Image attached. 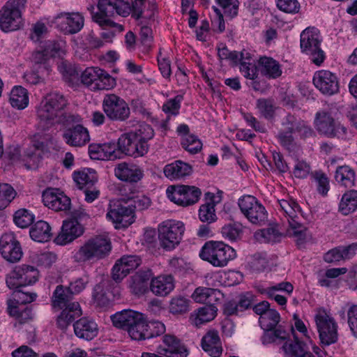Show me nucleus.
<instances>
[{"mask_svg":"<svg viewBox=\"0 0 357 357\" xmlns=\"http://www.w3.org/2000/svg\"><path fill=\"white\" fill-rule=\"evenodd\" d=\"M68 105L65 97L59 93H50L41 101L38 109V124L43 130H48L56 125L67 127L81 121L78 115L65 112Z\"/></svg>","mask_w":357,"mask_h":357,"instance_id":"1","label":"nucleus"},{"mask_svg":"<svg viewBox=\"0 0 357 357\" xmlns=\"http://www.w3.org/2000/svg\"><path fill=\"white\" fill-rule=\"evenodd\" d=\"M73 293L68 287L58 285L53 292L52 305L54 309L62 310L56 319L57 327L64 331L77 318L82 314L78 302L72 301Z\"/></svg>","mask_w":357,"mask_h":357,"instance_id":"2","label":"nucleus"},{"mask_svg":"<svg viewBox=\"0 0 357 357\" xmlns=\"http://www.w3.org/2000/svg\"><path fill=\"white\" fill-rule=\"evenodd\" d=\"M281 220L287 221L289 228L287 234L303 241L306 237V227L301 222V209L297 202L293 199L278 201Z\"/></svg>","mask_w":357,"mask_h":357,"instance_id":"3","label":"nucleus"},{"mask_svg":"<svg viewBox=\"0 0 357 357\" xmlns=\"http://www.w3.org/2000/svg\"><path fill=\"white\" fill-rule=\"evenodd\" d=\"M109 240L103 236H96L86 241L73 252V258L78 263L105 258L111 250Z\"/></svg>","mask_w":357,"mask_h":357,"instance_id":"4","label":"nucleus"},{"mask_svg":"<svg viewBox=\"0 0 357 357\" xmlns=\"http://www.w3.org/2000/svg\"><path fill=\"white\" fill-rule=\"evenodd\" d=\"M199 257L214 267L222 268L236 258V252L234 248L222 241H211L204 243Z\"/></svg>","mask_w":357,"mask_h":357,"instance_id":"5","label":"nucleus"},{"mask_svg":"<svg viewBox=\"0 0 357 357\" xmlns=\"http://www.w3.org/2000/svg\"><path fill=\"white\" fill-rule=\"evenodd\" d=\"M144 315L137 311L124 310L111 316L114 326L128 331L132 340H140L144 326Z\"/></svg>","mask_w":357,"mask_h":357,"instance_id":"6","label":"nucleus"},{"mask_svg":"<svg viewBox=\"0 0 357 357\" xmlns=\"http://www.w3.org/2000/svg\"><path fill=\"white\" fill-rule=\"evenodd\" d=\"M314 127L320 135L327 137H336L343 140L349 139V132L347 128L335 121L331 113L328 111L321 110L316 113Z\"/></svg>","mask_w":357,"mask_h":357,"instance_id":"7","label":"nucleus"},{"mask_svg":"<svg viewBox=\"0 0 357 357\" xmlns=\"http://www.w3.org/2000/svg\"><path fill=\"white\" fill-rule=\"evenodd\" d=\"M300 38L301 51L310 56L313 63L320 66L325 59V54L320 47L319 31L315 27H307L301 32Z\"/></svg>","mask_w":357,"mask_h":357,"instance_id":"8","label":"nucleus"},{"mask_svg":"<svg viewBox=\"0 0 357 357\" xmlns=\"http://www.w3.org/2000/svg\"><path fill=\"white\" fill-rule=\"evenodd\" d=\"M26 0H8L0 10V29L4 32L19 29L22 25V11Z\"/></svg>","mask_w":357,"mask_h":357,"instance_id":"9","label":"nucleus"},{"mask_svg":"<svg viewBox=\"0 0 357 357\" xmlns=\"http://www.w3.org/2000/svg\"><path fill=\"white\" fill-rule=\"evenodd\" d=\"M185 231L184 224L178 220H168L158 227L160 245L165 250H170L178 245Z\"/></svg>","mask_w":357,"mask_h":357,"instance_id":"10","label":"nucleus"},{"mask_svg":"<svg viewBox=\"0 0 357 357\" xmlns=\"http://www.w3.org/2000/svg\"><path fill=\"white\" fill-rule=\"evenodd\" d=\"M102 108L107 119L112 121H126L130 115V109L128 103L123 98L114 93L105 95L102 101Z\"/></svg>","mask_w":357,"mask_h":357,"instance_id":"11","label":"nucleus"},{"mask_svg":"<svg viewBox=\"0 0 357 357\" xmlns=\"http://www.w3.org/2000/svg\"><path fill=\"white\" fill-rule=\"evenodd\" d=\"M167 198L175 204L188 207L197 204L202 196V190L194 185H171L166 190Z\"/></svg>","mask_w":357,"mask_h":357,"instance_id":"12","label":"nucleus"},{"mask_svg":"<svg viewBox=\"0 0 357 357\" xmlns=\"http://www.w3.org/2000/svg\"><path fill=\"white\" fill-rule=\"evenodd\" d=\"M314 320L321 342L326 346L335 343L338 338L337 324L331 314L324 309H319Z\"/></svg>","mask_w":357,"mask_h":357,"instance_id":"13","label":"nucleus"},{"mask_svg":"<svg viewBox=\"0 0 357 357\" xmlns=\"http://www.w3.org/2000/svg\"><path fill=\"white\" fill-rule=\"evenodd\" d=\"M238 204L241 213L251 223L261 225L267 221L265 207L254 196H243L238 199Z\"/></svg>","mask_w":357,"mask_h":357,"instance_id":"14","label":"nucleus"},{"mask_svg":"<svg viewBox=\"0 0 357 357\" xmlns=\"http://www.w3.org/2000/svg\"><path fill=\"white\" fill-rule=\"evenodd\" d=\"M81 81L92 90L109 89L116 84L109 73L95 67L86 68L81 75Z\"/></svg>","mask_w":357,"mask_h":357,"instance_id":"15","label":"nucleus"},{"mask_svg":"<svg viewBox=\"0 0 357 357\" xmlns=\"http://www.w3.org/2000/svg\"><path fill=\"white\" fill-rule=\"evenodd\" d=\"M134 213V208L130 205H123L119 202H110L106 216L116 224V228H121L128 227L133 223Z\"/></svg>","mask_w":357,"mask_h":357,"instance_id":"16","label":"nucleus"},{"mask_svg":"<svg viewBox=\"0 0 357 357\" xmlns=\"http://www.w3.org/2000/svg\"><path fill=\"white\" fill-rule=\"evenodd\" d=\"M118 150L121 155H126L139 157L143 156L149 151V145L138 140L137 133L129 132L123 134L118 139Z\"/></svg>","mask_w":357,"mask_h":357,"instance_id":"17","label":"nucleus"},{"mask_svg":"<svg viewBox=\"0 0 357 357\" xmlns=\"http://www.w3.org/2000/svg\"><path fill=\"white\" fill-rule=\"evenodd\" d=\"M312 81L314 86L324 95L333 96L339 92L338 78L335 73L329 70L317 71Z\"/></svg>","mask_w":357,"mask_h":357,"instance_id":"18","label":"nucleus"},{"mask_svg":"<svg viewBox=\"0 0 357 357\" xmlns=\"http://www.w3.org/2000/svg\"><path fill=\"white\" fill-rule=\"evenodd\" d=\"M98 8V12L93 15L94 22L102 29L115 28L119 32L123 31L122 25L115 23L111 19L116 13L113 2L109 0H99Z\"/></svg>","mask_w":357,"mask_h":357,"instance_id":"19","label":"nucleus"},{"mask_svg":"<svg viewBox=\"0 0 357 357\" xmlns=\"http://www.w3.org/2000/svg\"><path fill=\"white\" fill-rule=\"evenodd\" d=\"M0 252L2 257L11 263L18 261L22 256L20 244L13 233L3 234L0 238Z\"/></svg>","mask_w":357,"mask_h":357,"instance_id":"20","label":"nucleus"},{"mask_svg":"<svg viewBox=\"0 0 357 357\" xmlns=\"http://www.w3.org/2000/svg\"><path fill=\"white\" fill-rule=\"evenodd\" d=\"M62 137L64 142L73 147H82L90 141L89 132L86 128L81 124L65 127Z\"/></svg>","mask_w":357,"mask_h":357,"instance_id":"21","label":"nucleus"},{"mask_svg":"<svg viewBox=\"0 0 357 357\" xmlns=\"http://www.w3.org/2000/svg\"><path fill=\"white\" fill-rule=\"evenodd\" d=\"M43 202L55 211H66L70 208V199L59 189L48 188L43 192Z\"/></svg>","mask_w":357,"mask_h":357,"instance_id":"22","label":"nucleus"},{"mask_svg":"<svg viewBox=\"0 0 357 357\" xmlns=\"http://www.w3.org/2000/svg\"><path fill=\"white\" fill-rule=\"evenodd\" d=\"M56 26L65 33L79 32L84 26V17L79 13H61L55 17Z\"/></svg>","mask_w":357,"mask_h":357,"instance_id":"23","label":"nucleus"},{"mask_svg":"<svg viewBox=\"0 0 357 357\" xmlns=\"http://www.w3.org/2000/svg\"><path fill=\"white\" fill-rule=\"evenodd\" d=\"M157 352L166 357H186L188 350L181 340L172 335L162 337V344L157 348Z\"/></svg>","mask_w":357,"mask_h":357,"instance_id":"24","label":"nucleus"},{"mask_svg":"<svg viewBox=\"0 0 357 357\" xmlns=\"http://www.w3.org/2000/svg\"><path fill=\"white\" fill-rule=\"evenodd\" d=\"M142 263V259L137 255H124L116 261L112 268V278L116 282H121L130 271L136 269Z\"/></svg>","mask_w":357,"mask_h":357,"instance_id":"25","label":"nucleus"},{"mask_svg":"<svg viewBox=\"0 0 357 357\" xmlns=\"http://www.w3.org/2000/svg\"><path fill=\"white\" fill-rule=\"evenodd\" d=\"M84 233L83 226L75 220L63 221L61 231L54 239L56 244L65 245L73 242Z\"/></svg>","mask_w":357,"mask_h":357,"instance_id":"26","label":"nucleus"},{"mask_svg":"<svg viewBox=\"0 0 357 357\" xmlns=\"http://www.w3.org/2000/svg\"><path fill=\"white\" fill-rule=\"evenodd\" d=\"M282 128L290 132L298 133L303 139L314 135V132L306 122L292 114L285 116L282 122Z\"/></svg>","mask_w":357,"mask_h":357,"instance_id":"27","label":"nucleus"},{"mask_svg":"<svg viewBox=\"0 0 357 357\" xmlns=\"http://www.w3.org/2000/svg\"><path fill=\"white\" fill-rule=\"evenodd\" d=\"M114 174L122 181L135 183L143 178L144 171L135 164L123 162L115 167Z\"/></svg>","mask_w":357,"mask_h":357,"instance_id":"28","label":"nucleus"},{"mask_svg":"<svg viewBox=\"0 0 357 357\" xmlns=\"http://www.w3.org/2000/svg\"><path fill=\"white\" fill-rule=\"evenodd\" d=\"M75 335L85 340H91L98 333V324L92 319L83 317L73 324Z\"/></svg>","mask_w":357,"mask_h":357,"instance_id":"29","label":"nucleus"},{"mask_svg":"<svg viewBox=\"0 0 357 357\" xmlns=\"http://www.w3.org/2000/svg\"><path fill=\"white\" fill-rule=\"evenodd\" d=\"M65 43L63 41H48L42 52H38L34 56L35 62L42 63L48 57H61L65 54Z\"/></svg>","mask_w":357,"mask_h":357,"instance_id":"30","label":"nucleus"},{"mask_svg":"<svg viewBox=\"0 0 357 357\" xmlns=\"http://www.w3.org/2000/svg\"><path fill=\"white\" fill-rule=\"evenodd\" d=\"M203 349L212 357H220L222 352L220 340L215 331H208L202 340Z\"/></svg>","mask_w":357,"mask_h":357,"instance_id":"31","label":"nucleus"},{"mask_svg":"<svg viewBox=\"0 0 357 357\" xmlns=\"http://www.w3.org/2000/svg\"><path fill=\"white\" fill-rule=\"evenodd\" d=\"M214 198L215 195L213 193L209 192L205 193V199L209 202L199 206L198 216L201 222L211 224L216 221L218 218L215 213Z\"/></svg>","mask_w":357,"mask_h":357,"instance_id":"32","label":"nucleus"},{"mask_svg":"<svg viewBox=\"0 0 357 357\" xmlns=\"http://www.w3.org/2000/svg\"><path fill=\"white\" fill-rule=\"evenodd\" d=\"M174 288V279L171 275H160L153 278L150 283L151 291L160 296H167Z\"/></svg>","mask_w":357,"mask_h":357,"instance_id":"33","label":"nucleus"},{"mask_svg":"<svg viewBox=\"0 0 357 357\" xmlns=\"http://www.w3.org/2000/svg\"><path fill=\"white\" fill-rule=\"evenodd\" d=\"M192 171V167L181 160H176L167 165L164 168L165 176L171 180L184 178L190 175Z\"/></svg>","mask_w":357,"mask_h":357,"instance_id":"34","label":"nucleus"},{"mask_svg":"<svg viewBox=\"0 0 357 357\" xmlns=\"http://www.w3.org/2000/svg\"><path fill=\"white\" fill-rule=\"evenodd\" d=\"M258 63L261 74L268 78L275 79L282 74L280 63L271 57L261 56Z\"/></svg>","mask_w":357,"mask_h":357,"instance_id":"35","label":"nucleus"},{"mask_svg":"<svg viewBox=\"0 0 357 357\" xmlns=\"http://www.w3.org/2000/svg\"><path fill=\"white\" fill-rule=\"evenodd\" d=\"M152 275L150 270L139 271L132 277L130 287L135 294H143L147 289L149 284V280Z\"/></svg>","mask_w":357,"mask_h":357,"instance_id":"36","label":"nucleus"},{"mask_svg":"<svg viewBox=\"0 0 357 357\" xmlns=\"http://www.w3.org/2000/svg\"><path fill=\"white\" fill-rule=\"evenodd\" d=\"M29 234L31 238L35 241L47 242L52 236L51 227L47 222L40 220L31 227Z\"/></svg>","mask_w":357,"mask_h":357,"instance_id":"37","label":"nucleus"},{"mask_svg":"<svg viewBox=\"0 0 357 357\" xmlns=\"http://www.w3.org/2000/svg\"><path fill=\"white\" fill-rule=\"evenodd\" d=\"M220 292L215 289L207 287H197L192 295V298L197 303L207 304L215 303L219 300Z\"/></svg>","mask_w":357,"mask_h":357,"instance_id":"38","label":"nucleus"},{"mask_svg":"<svg viewBox=\"0 0 357 357\" xmlns=\"http://www.w3.org/2000/svg\"><path fill=\"white\" fill-rule=\"evenodd\" d=\"M355 172L348 165L339 166L335 171V179L345 188H352L355 182Z\"/></svg>","mask_w":357,"mask_h":357,"instance_id":"39","label":"nucleus"},{"mask_svg":"<svg viewBox=\"0 0 357 357\" xmlns=\"http://www.w3.org/2000/svg\"><path fill=\"white\" fill-rule=\"evenodd\" d=\"M73 178L80 189L92 188L97 181V175L94 170L85 169L82 171L75 172Z\"/></svg>","mask_w":357,"mask_h":357,"instance_id":"40","label":"nucleus"},{"mask_svg":"<svg viewBox=\"0 0 357 357\" xmlns=\"http://www.w3.org/2000/svg\"><path fill=\"white\" fill-rule=\"evenodd\" d=\"M268 263L266 252H257L250 257L247 264V268L252 273H261L268 268Z\"/></svg>","mask_w":357,"mask_h":357,"instance_id":"41","label":"nucleus"},{"mask_svg":"<svg viewBox=\"0 0 357 357\" xmlns=\"http://www.w3.org/2000/svg\"><path fill=\"white\" fill-rule=\"evenodd\" d=\"M140 331L142 332L140 340H142L163 334L165 332V326L163 323L158 321L147 322L144 318V326Z\"/></svg>","mask_w":357,"mask_h":357,"instance_id":"42","label":"nucleus"},{"mask_svg":"<svg viewBox=\"0 0 357 357\" xmlns=\"http://www.w3.org/2000/svg\"><path fill=\"white\" fill-rule=\"evenodd\" d=\"M282 349L289 357H305L311 353L307 351L306 345L297 337L294 341L286 342Z\"/></svg>","mask_w":357,"mask_h":357,"instance_id":"43","label":"nucleus"},{"mask_svg":"<svg viewBox=\"0 0 357 357\" xmlns=\"http://www.w3.org/2000/svg\"><path fill=\"white\" fill-rule=\"evenodd\" d=\"M357 208V190L345 192L341 199L339 210L343 215H348Z\"/></svg>","mask_w":357,"mask_h":357,"instance_id":"44","label":"nucleus"},{"mask_svg":"<svg viewBox=\"0 0 357 357\" xmlns=\"http://www.w3.org/2000/svg\"><path fill=\"white\" fill-rule=\"evenodd\" d=\"M217 310L215 303L207 304L199 308L193 323L197 326H199L204 323L211 321L215 317Z\"/></svg>","mask_w":357,"mask_h":357,"instance_id":"45","label":"nucleus"},{"mask_svg":"<svg viewBox=\"0 0 357 357\" xmlns=\"http://www.w3.org/2000/svg\"><path fill=\"white\" fill-rule=\"evenodd\" d=\"M10 102L13 107L25 108L29 103L27 91L22 86H15L10 92Z\"/></svg>","mask_w":357,"mask_h":357,"instance_id":"46","label":"nucleus"},{"mask_svg":"<svg viewBox=\"0 0 357 357\" xmlns=\"http://www.w3.org/2000/svg\"><path fill=\"white\" fill-rule=\"evenodd\" d=\"M20 280L24 287L35 283L38 279V271L33 266L22 265L16 267Z\"/></svg>","mask_w":357,"mask_h":357,"instance_id":"47","label":"nucleus"},{"mask_svg":"<svg viewBox=\"0 0 357 357\" xmlns=\"http://www.w3.org/2000/svg\"><path fill=\"white\" fill-rule=\"evenodd\" d=\"M280 319L279 313L273 309H270L263 315L259 317V324L264 331H271L275 328Z\"/></svg>","mask_w":357,"mask_h":357,"instance_id":"48","label":"nucleus"},{"mask_svg":"<svg viewBox=\"0 0 357 357\" xmlns=\"http://www.w3.org/2000/svg\"><path fill=\"white\" fill-rule=\"evenodd\" d=\"M37 72H30L24 75V79L31 84H38L43 82L45 77L48 76L51 71L50 66L46 63H40Z\"/></svg>","mask_w":357,"mask_h":357,"instance_id":"49","label":"nucleus"},{"mask_svg":"<svg viewBox=\"0 0 357 357\" xmlns=\"http://www.w3.org/2000/svg\"><path fill=\"white\" fill-rule=\"evenodd\" d=\"M181 145L183 149L190 154L199 153L203 146L202 141L194 134L185 135L181 138Z\"/></svg>","mask_w":357,"mask_h":357,"instance_id":"50","label":"nucleus"},{"mask_svg":"<svg viewBox=\"0 0 357 357\" xmlns=\"http://www.w3.org/2000/svg\"><path fill=\"white\" fill-rule=\"evenodd\" d=\"M255 237L261 242L274 243L280 241L282 233L275 227H268L257 232Z\"/></svg>","mask_w":357,"mask_h":357,"instance_id":"51","label":"nucleus"},{"mask_svg":"<svg viewBox=\"0 0 357 357\" xmlns=\"http://www.w3.org/2000/svg\"><path fill=\"white\" fill-rule=\"evenodd\" d=\"M190 301L183 296H175L169 303V312L174 314H181L189 311Z\"/></svg>","mask_w":357,"mask_h":357,"instance_id":"52","label":"nucleus"},{"mask_svg":"<svg viewBox=\"0 0 357 357\" xmlns=\"http://www.w3.org/2000/svg\"><path fill=\"white\" fill-rule=\"evenodd\" d=\"M183 100V96L182 95H177L174 98L167 100L162 107V111L168 116L178 115Z\"/></svg>","mask_w":357,"mask_h":357,"instance_id":"53","label":"nucleus"},{"mask_svg":"<svg viewBox=\"0 0 357 357\" xmlns=\"http://www.w3.org/2000/svg\"><path fill=\"white\" fill-rule=\"evenodd\" d=\"M216 2L226 17L232 19L237 15L239 6L238 0H216Z\"/></svg>","mask_w":357,"mask_h":357,"instance_id":"54","label":"nucleus"},{"mask_svg":"<svg viewBox=\"0 0 357 357\" xmlns=\"http://www.w3.org/2000/svg\"><path fill=\"white\" fill-rule=\"evenodd\" d=\"M16 192L8 183H0V210L5 208L15 198Z\"/></svg>","mask_w":357,"mask_h":357,"instance_id":"55","label":"nucleus"},{"mask_svg":"<svg viewBox=\"0 0 357 357\" xmlns=\"http://www.w3.org/2000/svg\"><path fill=\"white\" fill-rule=\"evenodd\" d=\"M33 215L26 209H20L15 212L13 218L15 225L21 228L28 227L33 222Z\"/></svg>","mask_w":357,"mask_h":357,"instance_id":"56","label":"nucleus"},{"mask_svg":"<svg viewBox=\"0 0 357 357\" xmlns=\"http://www.w3.org/2000/svg\"><path fill=\"white\" fill-rule=\"evenodd\" d=\"M257 107L266 119H271L274 115L275 107L271 100L265 98L257 100Z\"/></svg>","mask_w":357,"mask_h":357,"instance_id":"57","label":"nucleus"},{"mask_svg":"<svg viewBox=\"0 0 357 357\" xmlns=\"http://www.w3.org/2000/svg\"><path fill=\"white\" fill-rule=\"evenodd\" d=\"M242 232L243 226L241 224L238 222L225 225L222 228V236L231 241H235L240 238Z\"/></svg>","mask_w":357,"mask_h":357,"instance_id":"58","label":"nucleus"},{"mask_svg":"<svg viewBox=\"0 0 357 357\" xmlns=\"http://www.w3.org/2000/svg\"><path fill=\"white\" fill-rule=\"evenodd\" d=\"M311 172L310 164L304 160L296 159L292 174L298 178H305Z\"/></svg>","mask_w":357,"mask_h":357,"instance_id":"59","label":"nucleus"},{"mask_svg":"<svg viewBox=\"0 0 357 357\" xmlns=\"http://www.w3.org/2000/svg\"><path fill=\"white\" fill-rule=\"evenodd\" d=\"M276 5L281 11L289 14L298 13L301 9L298 0H276Z\"/></svg>","mask_w":357,"mask_h":357,"instance_id":"60","label":"nucleus"},{"mask_svg":"<svg viewBox=\"0 0 357 357\" xmlns=\"http://www.w3.org/2000/svg\"><path fill=\"white\" fill-rule=\"evenodd\" d=\"M314 178L317 183L318 192L326 195L329 190V180L326 175L320 172H316L314 174Z\"/></svg>","mask_w":357,"mask_h":357,"instance_id":"61","label":"nucleus"},{"mask_svg":"<svg viewBox=\"0 0 357 357\" xmlns=\"http://www.w3.org/2000/svg\"><path fill=\"white\" fill-rule=\"evenodd\" d=\"M89 282V276L87 275H84L81 278H77L73 282H71L68 288L73 294H77L86 288Z\"/></svg>","mask_w":357,"mask_h":357,"instance_id":"62","label":"nucleus"},{"mask_svg":"<svg viewBox=\"0 0 357 357\" xmlns=\"http://www.w3.org/2000/svg\"><path fill=\"white\" fill-rule=\"evenodd\" d=\"M105 160H114L121 158V153L114 143L102 144Z\"/></svg>","mask_w":357,"mask_h":357,"instance_id":"63","label":"nucleus"},{"mask_svg":"<svg viewBox=\"0 0 357 357\" xmlns=\"http://www.w3.org/2000/svg\"><path fill=\"white\" fill-rule=\"evenodd\" d=\"M347 315L350 330L357 336V305H351L347 311Z\"/></svg>","mask_w":357,"mask_h":357,"instance_id":"64","label":"nucleus"}]
</instances>
